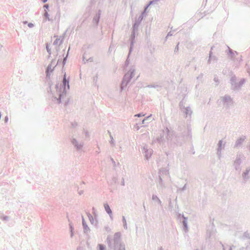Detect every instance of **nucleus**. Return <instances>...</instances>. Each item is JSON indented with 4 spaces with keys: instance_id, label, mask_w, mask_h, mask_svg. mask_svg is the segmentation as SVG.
<instances>
[{
    "instance_id": "6",
    "label": "nucleus",
    "mask_w": 250,
    "mask_h": 250,
    "mask_svg": "<svg viewBox=\"0 0 250 250\" xmlns=\"http://www.w3.org/2000/svg\"><path fill=\"white\" fill-rule=\"evenodd\" d=\"M98 247L99 248V250H104V246L102 244H99Z\"/></svg>"
},
{
    "instance_id": "1",
    "label": "nucleus",
    "mask_w": 250,
    "mask_h": 250,
    "mask_svg": "<svg viewBox=\"0 0 250 250\" xmlns=\"http://www.w3.org/2000/svg\"><path fill=\"white\" fill-rule=\"evenodd\" d=\"M104 208L106 210V211L109 214H111L112 213V211L109 206V205L107 204H105L104 205Z\"/></svg>"
},
{
    "instance_id": "3",
    "label": "nucleus",
    "mask_w": 250,
    "mask_h": 250,
    "mask_svg": "<svg viewBox=\"0 0 250 250\" xmlns=\"http://www.w3.org/2000/svg\"><path fill=\"white\" fill-rule=\"evenodd\" d=\"M53 70V68H52L51 65H48L46 70L47 75H48L49 72H52Z\"/></svg>"
},
{
    "instance_id": "9",
    "label": "nucleus",
    "mask_w": 250,
    "mask_h": 250,
    "mask_svg": "<svg viewBox=\"0 0 250 250\" xmlns=\"http://www.w3.org/2000/svg\"><path fill=\"white\" fill-rule=\"evenodd\" d=\"M120 250H125L124 248H121Z\"/></svg>"
},
{
    "instance_id": "7",
    "label": "nucleus",
    "mask_w": 250,
    "mask_h": 250,
    "mask_svg": "<svg viewBox=\"0 0 250 250\" xmlns=\"http://www.w3.org/2000/svg\"><path fill=\"white\" fill-rule=\"evenodd\" d=\"M46 49H47V50L49 54H50V50L49 49V47H48V45H47V46H46Z\"/></svg>"
},
{
    "instance_id": "10",
    "label": "nucleus",
    "mask_w": 250,
    "mask_h": 250,
    "mask_svg": "<svg viewBox=\"0 0 250 250\" xmlns=\"http://www.w3.org/2000/svg\"><path fill=\"white\" fill-rule=\"evenodd\" d=\"M136 116H137L138 117H140V116H141V114H138V115H136Z\"/></svg>"
},
{
    "instance_id": "5",
    "label": "nucleus",
    "mask_w": 250,
    "mask_h": 250,
    "mask_svg": "<svg viewBox=\"0 0 250 250\" xmlns=\"http://www.w3.org/2000/svg\"><path fill=\"white\" fill-rule=\"evenodd\" d=\"M61 43V41L60 39H59V38H57L54 42V44H56V45H57L58 44H60Z\"/></svg>"
},
{
    "instance_id": "8",
    "label": "nucleus",
    "mask_w": 250,
    "mask_h": 250,
    "mask_svg": "<svg viewBox=\"0 0 250 250\" xmlns=\"http://www.w3.org/2000/svg\"><path fill=\"white\" fill-rule=\"evenodd\" d=\"M42 0L44 3L45 2L47 1V0Z\"/></svg>"
},
{
    "instance_id": "4",
    "label": "nucleus",
    "mask_w": 250,
    "mask_h": 250,
    "mask_svg": "<svg viewBox=\"0 0 250 250\" xmlns=\"http://www.w3.org/2000/svg\"><path fill=\"white\" fill-rule=\"evenodd\" d=\"M66 83L67 84V85H68V87L69 86V84H69V82H68V81H66V75L65 74L64 75L63 80V84L64 86H66Z\"/></svg>"
},
{
    "instance_id": "2",
    "label": "nucleus",
    "mask_w": 250,
    "mask_h": 250,
    "mask_svg": "<svg viewBox=\"0 0 250 250\" xmlns=\"http://www.w3.org/2000/svg\"><path fill=\"white\" fill-rule=\"evenodd\" d=\"M244 141V138H241L239 139L236 142V146H239L240 144H241L242 143V142H243Z\"/></svg>"
}]
</instances>
